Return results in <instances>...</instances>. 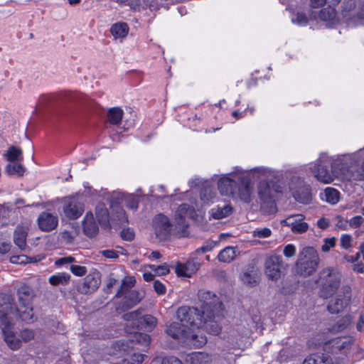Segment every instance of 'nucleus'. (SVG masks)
Segmentation results:
<instances>
[{"mask_svg":"<svg viewBox=\"0 0 364 364\" xmlns=\"http://www.w3.org/2000/svg\"><path fill=\"white\" fill-rule=\"evenodd\" d=\"M196 218L197 213L195 208L183 203L179 205L176 211L173 224H171L166 215L159 214L154 218L152 226L156 237L160 240H165L171 232L179 237L186 236L188 228L187 219Z\"/></svg>","mask_w":364,"mask_h":364,"instance_id":"1","label":"nucleus"},{"mask_svg":"<svg viewBox=\"0 0 364 364\" xmlns=\"http://www.w3.org/2000/svg\"><path fill=\"white\" fill-rule=\"evenodd\" d=\"M4 304H0V321L2 326L4 340L11 350H17L21 347L19 334H16L11 329L14 321L19 318L16 311H13L11 300L7 299Z\"/></svg>","mask_w":364,"mask_h":364,"instance_id":"2","label":"nucleus"},{"mask_svg":"<svg viewBox=\"0 0 364 364\" xmlns=\"http://www.w3.org/2000/svg\"><path fill=\"white\" fill-rule=\"evenodd\" d=\"M34 296L33 290L31 287L23 285L18 290L19 307L16 308L14 306L13 299L9 296L4 297L2 304L6 302L7 299L9 298L12 304L13 311L17 312L18 317L22 321L29 322L32 321L33 318V310L31 302Z\"/></svg>","mask_w":364,"mask_h":364,"instance_id":"3","label":"nucleus"},{"mask_svg":"<svg viewBox=\"0 0 364 364\" xmlns=\"http://www.w3.org/2000/svg\"><path fill=\"white\" fill-rule=\"evenodd\" d=\"M166 333L173 339L181 340L197 348H200L207 343L205 336L202 334L191 333L186 329L185 324L176 321L172 322L167 326Z\"/></svg>","mask_w":364,"mask_h":364,"instance_id":"4","label":"nucleus"},{"mask_svg":"<svg viewBox=\"0 0 364 364\" xmlns=\"http://www.w3.org/2000/svg\"><path fill=\"white\" fill-rule=\"evenodd\" d=\"M319 264V257L316 250L311 247L302 249L296 262L298 273L304 277H308L314 273Z\"/></svg>","mask_w":364,"mask_h":364,"instance_id":"5","label":"nucleus"},{"mask_svg":"<svg viewBox=\"0 0 364 364\" xmlns=\"http://www.w3.org/2000/svg\"><path fill=\"white\" fill-rule=\"evenodd\" d=\"M197 308L183 306L176 311V316L181 323L185 324L186 329L191 333H196L203 323V316Z\"/></svg>","mask_w":364,"mask_h":364,"instance_id":"6","label":"nucleus"},{"mask_svg":"<svg viewBox=\"0 0 364 364\" xmlns=\"http://www.w3.org/2000/svg\"><path fill=\"white\" fill-rule=\"evenodd\" d=\"M135 283L136 279L134 277H124L122 278L120 287L116 294V297H121L125 295L123 299L122 306L123 308L126 309L134 306L141 301L143 296L141 293L136 291H131V289L134 286Z\"/></svg>","mask_w":364,"mask_h":364,"instance_id":"7","label":"nucleus"},{"mask_svg":"<svg viewBox=\"0 0 364 364\" xmlns=\"http://www.w3.org/2000/svg\"><path fill=\"white\" fill-rule=\"evenodd\" d=\"M319 280L321 284V296L328 298L332 296L339 287L341 276L336 270L326 268L320 272Z\"/></svg>","mask_w":364,"mask_h":364,"instance_id":"8","label":"nucleus"},{"mask_svg":"<svg viewBox=\"0 0 364 364\" xmlns=\"http://www.w3.org/2000/svg\"><path fill=\"white\" fill-rule=\"evenodd\" d=\"M235 176L237 179V184L233 198H239L245 203H250L253 193L252 183L246 173L242 171H238Z\"/></svg>","mask_w":364,"mask_h":364,"instance_id":"9","label":"nucleus"},{"mask_svg":"<svg viewBox=\"0 0 364 364\" xmlns=\"http://www.w3.org/2000/svg\"><path fill=\"white\" fill-rule=\"evenodd\" d=\"M330 160L325 155H321L320 158L315 161L313 166L310 167L314 176L323 183H330L333 181L336 173L330 172L327 168V164Z\"/></svg>","mask_w":364,"mask_h":364,"instance_id":"10","label":"nucleus"},{"mask_svg":"<svg viewBox=\"0 0 364 364\" xmlns=\"http://www.w3.org/2000/svg\"><path fill=\"white\" fill-rule=\"evenodd\" d=\"M282 258L278 255H271L264 262V274L272 281L278 280L285 270Z\"/></svg>","mask_w":364,"mask_h":364,"instance_id":"11","label":"nucleus"},{"mask_svg":"<svg viewBox=\"0 0 364 364\" xmlns=\"http://www.w3.org/2000/svg\"><path fill=\"white\" fill-rule=\"evenodd\" d=\"M351 298V289L349 287H343L336 296L331 300L328 305V310L331 314H338L342 311L349 304Z\"/></svg>","mask_w":364,"mask_h":364,"instance_id":"12","label":"nucleus"},{"mask_svg":"<svg viewBox=\"0 0 364 364\" xmlns=\"http://www.w3.org/2000/svg\"><path fill=\"white\" fill-rule=\"evenodd\" d=\"M199 300L202 302V314L215 312L222 309V304L218 298L209 291L200 290L198 294Z\"/></svg>","mask_w":364,"mask_h":364,"instance_id":"13","label":"nucleus"},{"mask_svg":"<svg viewBox=\"0 0 364 364\" xmlns=\"http://www.w3.org/2000/svg\"><path fill=\"white\" fill-rule=\"evenodd\" d=\"M220 310L215 312H209L208 314H205L203 316V326L199 328L196 329V333L202 334L205 336L202 332V329L204 328L206 331L214 334L218 335L221 331V327L218 324V321L220 319V316L219 314Z\"/></svg>","mask_w":364,"mask_h":364,"instance_id":"14","label":"nucleus"},{"mask_svg":"<svg viewBox=\"0 0 364 364\" xmlns=\"http://www.w3.org/2000/svg\"><path fill=\"white\" fill-rule=\"evenodd\" d=\"M238 171L223 175L218 181V188L223 196L233 197L235 194V188L237 184V179L235 178Z\"/></svg>","mask_w":364,"mask_h":364,"instance_id":"15","label":"nucleus"},{"mask_svg":"<svg viewBox=\"0 0 364 364\" xmlns=\"http://www.w3.org/2000/svg\"><path fill=\"white\" fill-rule=\"evenodd\" d=\"M304 220V215L302 214L291 215L282 220L281 224L291 228L293 232L300 234L305 232L309 228L308 224Z\"/></svg>","mask_w":364,"mask_h":364,"instance_id":"16","label":"nucleus"},{"mask_svg":"<svg viewBox=\"0 0 364 364\" xmlns=\"http://www.w3.org/2000/svg\"><path fill=\"white\" fill-rule=\"evenodd\" d=\"M84 211L83 204L75 198H70L65 200L63 205V212L65 216L70 219L78 218Z\"/></svg>","mask_w":364,"mask_h":364,"instance_id":"17","label":"nucleus"},{"mask_svg":"<svg viewBox=\"0 0 364 364\" xmlns=\"http://www.w3.org/2000/svg\"><path fill=\"white\" fill-rule=\"evenodd\" d=\"M299 186L296 187L294 181L290 185V189L292 191L294 198L299 202L307 204L311 200V188L309 185L304 183L302 181L299 180Z\"/></svg>","mask_w":364,"mask_h":364,"instance_id":"18","label":"nucleus"},{"mask_svg":"<svg viewBox=\"0 0 364 364\" xmlns=\"http://www.w3.org/2000/svg\"><path fill=\"white\" fill-rule=\"evenodd\" d=\"M38 228L43 232H50L56 228L58 218L56 215L44 211L42 212L37 220Z\"/></svg>","mask_w":364,"mask_h":364,"instance_id":"19","label":"nucleus"},{"mask_svg":"<svg viewBox=\"0 0 364 364\" xmlns=\"http://www.w3.org/2000/svg\"><path fill=\"white\" fill-rule=\"evenodd\" d=\"M82 229L85 235L89 237H93L97 235L99 228L91 212L86 213L82 222Z\"/></svg>","mask_w":364,"mask_h":364,"instance_id":"20","label":"nucleus"},{"mask_svg":"<svg viewBox=\"0 0 364 364\" xmlns=\"http://www.w3.org/2000/svg\"><path fill=\"white\" fill-rule=\"evenodd\" d=\"M199 264L194 260H188L184 264H178L176 267V272L178 276L191 277L196 272Z\"/></svg>","mask_w":364,"mask_h":364,"instance_id":"21","label":"nucleus"},{"mask_svg":"<svg viewBox=\"0 0 364 364\" xmlns=\"http://www.w3.org/2000/svg\"><path fill=\"white\" fill-rule=\"evenodd\" d=\"M28 228L18 225L14 232V242L21 250H24L26 247V237Z\"/></svg>","mask_w":364,"mask_h":364,"instance_id":"22","label":"nucleus"},{"mask_svg":"<svg viewBox=\"0 0 364 364\" xmlns=\"http://www.w3.org/2000/svg\"><path fill=\"white\" fill-rule=\"evenodd\" d=\"M186 362L188 364H210L212 358L204 352H193L186 355Z\"/></svg>","mask_w":364,"mask_h":364,"instance_id":"23","label":"nucleus"},{"mask_svg":"<svg viewBox=\"0 0 364 364\" xmlns=\"http://www.w3.org/2000/svg\"><path fill=\"white\" fill-rule=\"evenodd\" d=\"M100 281L98 278L88 276L83 283L78 287V291L82 294H87L94 292L100 287Z\"/></svg>","mask_w":364,"mask_h":364,"instance_id":"24","label":"nucleus"},{"mask_svg":"<svg viewBox=\"0 0 364 364\" xmlns=\"http://www.w3.org/2000/svg\"><path fill=\"white\" fill-rule=\"evenodd\" d=\"M274 190L266 181H261L258 186V195L264 203H272L274 197Z\"/></svg>","mask_w":364,"mask_h":364,"instance_id":"25","label":"nucleus"},{"mask_svg":"<svg viewBox=\"0 0 364 364\" xmlns=\"http://www.w3.org/2000/svg\"><path fill=\"white\" fill-rule=\"evenodd\" d=\"M240 254L237 247L228 246L223 249L218 255V259L221 262L230 263Z\"/></svg>","mask_w":364,"mask_h":364,"instance_id":"26","label":"nucleus"},{"mask_svg":"<svg viewBox=\"0 0 364 364\" xmlns=\"http://www.w3.org/2000/svg\"><path fill=\"white\" fill-rule=\"evenodd\" d=\"M117 198L131 210H135L138 208L139 200L134 194L118 193Z\"/></svg>","mask_w":364,"mask_h":364,"instance_id":"27","label":"nucleus"},{"mask_svg":"<svg viewBox=\"0 0 364 364\" xmlns=\"http://www.w3.org/2000/svg\"><path fill=\"white\" fill-rule=\"evenodd\" d=\"M96 217L102 226L107 227L109 223V215L107 208L103 203H99L95 208Z\"/></svg>","mask_w":364,"mask_h":364,"instance_id":"28","label":"nucleus"},{"mask_svg":"<svg viewBox=\"0 0 364 364\" xmlns=\"http://www.w3.org/2000/svg\"><path fill=\"white\" fill-rule=\"evenodd\" d=\"M232 208L229 205H225L223 207L217 206L210 210V218L220 220L225 218L232 213Z\"/></svg>","mask_w":364,"mask_h":364,"instance_id":"29","label":"nucleus"},{"mask_svg":"<svg viewBox=\"0 0 364 364\" xmlns=\"http://www.w3.org/2000/svg\"><path fill=\"white\" fill-rule=\"evenodd\" d=\"M124 112L118 107L109 108L107 111V121L113 125H118L123 117Z\"/></svg>","mask_w":364,"mask_h":364,"instance_id":"30","label":"nucleus"},{"mask_svg":"<svg viewBox=\"0 0 364 364\" xmlns=\"http://www.w3.org/2000/svg\"><path fill=\"white\" fill-rule=\"evenodd\" d=\"M343 178L348 181L364 180V171L355 166H351L346 171L343 172Z\"/></svg>","mask_w":364,"mask_h":364,"instance_id":"31","label":"nucleus"},{"mask_svg":"<svg viewBox=\"0 0 364 364\" xmlns=\"http://www.w3.org/2000/svg\"><path fill=\"white\" fill-rule=\"evenodd\" d=\"M129 28L125 23H117L111 27V33L115 38H123L128 34Z\"/></svg>","mask_w":364,"mask_h":364,"instance_id":"32","label":"nucleus"},{"mask_svg":"<svg viewBox=\"0 0 364 364\" xmlns=\"http://www.w3.org/2000/svg\"><path fill=\"white\" fill-rule=\"evenodd\" d=\"M4 157L11 162L21 161L23 160L22 150L16 146H11L4 154Z\"/></svg>","mask_w":364,"mask_h":364,"instance_id":"33","label":"nucleus"},{"mask_svg":"<svg viewBox=\"0 0 364 364\" xmlns=\"http://www.w3.org/2000/svg\"><path fill=\"white\" fill-rule=\"evenodd\" d=\"M70 276L68 273L60 272L49 277V282L53 286L65 285L70 281Z\"/></svg>","mask_w":364,"mask_h":364,"instance_id":"34","label":"nucleus"},{"mask_svg":"<svg viewBox=\"0 0 364 364\" xmlns=\"http://www.w3.org/2000/svg\"><path fill=\"white\" fill-rule=\"evenodd\" d=\"M124 276L122 269H114L108 276L107 280V291H110L111 288L114 286L119 280Z\"/></svg>","mask_w":364,"mask_h":364,"instance_id":"35","label":"nucleus"},{"mask_svg":"<svg viewBox=\"0 0 364 364\" xmlns=\"http://www.w3.org/2000/svg\"><path fill=\"white\" fill-rule=\"evenodd\" d=\"M5 171L9 175L22 176L25 172V168L20 164L11 163L6 166Z\"/></svg>","mask_w":364,"mask_h":364,"instance_id":"36","label":"nucleus"},{"mask_svg":"<svg viewBox=\"0 0 364 364\" xmlns=\"http://www.w3.org/2000/svg\"><path fill=\"white\" fill-rule=\"evenodd\" d=\"M216 193L213 187H204L200 191V199L204 203L213 202Z\"/></svg>","mask_w":364,"mask_h":364,"instance_id":"37","label":"nucleus"},{"mask_svg":"<svg viewBox=\"0 0 364 364\" xmlns=\"http://www.w3.org/2000/svg\"><path fill=\"white\" fill-rule=\"evenodd\" d=\"M325 196L328 203L336 204L339 200L340 193L336 189L328 187L325 189Z\"/></svg>","mask_w":364,"mask_h":364,"instance_id":"38","label":"nucleus"},{"mask_svg":"<svg viewBox=\"0 0 364 364\" xmlns=\"http://www.w3.org/2000/svg\"><path fill=\"white\" fill-rule=\"evenodd\" d=\"M241 280L244 284L255 286L258 282V277L254 271L245 272L241 275Z\"/></svg>","mask_w":364,"mask_h":364,"instance_id":"39","label":"nucleus"},{"mask_svg":"<svg viewBox=\"0 0 364 364\" xmlns=\"http://www.w3.org/2000/svg\"><path fill=\"white\" fill-rule=\"evenodd\" d=\"M272 233L269 228H257L252 232V236L255 239L262 240L269 237Z\"/></svg>","mask_w":364,"mask_h":364,"instance_id":"40","label":"nucleus"},{"mask_svg":"<svg viewBox=\"0 0 364 364\" xmlns=\"http://www.w3.org/2000/svg\"><path fill=\"white\" fill-rule=\"evenodd\" d=\"M336 16V10L333 7L328 6L322 9L318 14L319 18L322 21L333 20Z\"/></svg>","mask_w":364,"mask_h":364,"instance_id":"41","label":"nucleus"},{"mask_svg":"<svg viewBox=\"0 0 364 364\" xmlns=\"http://www.w3.org/2000/svg\"><path fill=\"white\" fill-rule=\"evenodd\" d=\"M218 244V241L207 240L203 242V245L196 250L198 254L205 253L211 251Z\"/></svg>","mask_w":364,"mask_h":364,"instance_id":"42","label":"nucleus"},{"mask_svg":"<svg viewBox=\"0 0 364 364\" xmlns=\"http://www.w3.org/2000/svg\"><path fill=\"white\" fill-rule=\"evenodd\" d=\"M334 349L341 350L347 348L350 345V342L345 338H336L331 341Z\"/></svg>","mask_w":364,"mask_h":364,"instance_id":"43","label":"nucleus"},{"mask_svg":"<svg viewBox=\"0 0 364 364\" xmlns=\"http://www.w3.org/2000/svg\"><path fill=\"white\" fill-rule=\"evenodd\" d=\"M141 323L144 325V327L148 330L153 329L157 323V320L155 317L151 315H145L141 318Z\"/></svg>","mask_w":364,"mask_h":364,"instance_id":"44","label":"nucleus"},{"mask_svg":"<svg viewBox=\"0 0 364 364\" xmlns=\"http://www.w3.org/2000/svg\"><path fill=\"white\" fill-rule=\"evenodd\" d=\"M325 359L318 354H312L307 357L303 364H324Z\"/></svg>","mask_w":364,"mask_h":364,"instance_id":"45","label":"nucleus"},{"mask_svg":"<svg viewBox=\"0 0 364 364\" xmlns=\"http://www.w3.org/2000/svg\"><path fill=\"white\" fill-rule=\"evenodd\" d=\"M335 225L337 228L341 230H346L349 229L348 220L343 218L341 215H337L335 218Z\"/></svg>","mask_w":364,"mask_h":364,"instance_id":"46","label":"nucleus"},{"mask_svg":"<svg viewBox=\"0 0 364 364\" xmlns=\"http://www.w3.org/2000/svg\"><path fill=\"white\" fill-rule=\"evenodd\" d=\"M19 337L21 342H28L34 338V332L31 329L25 328L19 332Z\"/></svg>","mask_w":364,"mask_h":364,"instance_id":"47","label":"nucleus"},{"mask_svg":"<svg viewBox=\"0 0 364 364\" xmlns=\"http://www.w3.org/2000/svg\"><path fill=\"white\" fill-rule=\"evenodd\" d=\"M151 269L155 272L157 275H166L169 272L168 266L166 264H164L162 265H154L152 264L150 266Z\"/></svg>","mask_w":364,"mask_h":364,"instance_id":"48","label":"nucleus"},{"mask_svg":"<svg viewBox=\"0 0 364 364\" xmlns=\"http://www.w3.org/2000/svg\"><path fill=\"white\" fill-rule=\"evenodd\" d=\"M341 246L348 250L352 247V237L348 234L342 235L340 239Z\"/></svg>","mask_w":364,"mask_h":364,"instance_id":"49","label":"nucleus"},{"mask_svg":"<svg viewBox=\"0 0 364 364\" xmlns=\"http://www.w3.org/2000/svg\"><path fill=\"white\" fill-rule=\"evenodd\" d=\"M336 241V240L333 237L330 238H325L323 240V244L321 246V250L324 252H328L331 248L335 246Z\"/></svg>","mask_w":364,"mask_h":364,"instance_id":"50","label":"nucleus"},{"mask_svg":"<svg viewBox=\"0 0 364 364\" xmlns=\"http://www.w3.org/2000/svg\"><path fill=\"white\" fill-rule=\"evenodd\" d=\"M364 222V218L361 215H356L348 220L349 228H359Z\"/></svg>","mask_w":364,"mask_h":364,"instance_id":"51","label":"nucleus"},{"mask_svg":"<svg viewBox=\"0 0 364 364\" xmlns=\"http://www.w3.org/2000/svg\"><path fill=\"white\" fill-rule=\"evenodd\" d=\"M70 269L73 274L79 277L85 275L87 272L86 267L80 265H71Z\"/></svg>","mask_w":364,"mask_h":364,"instance_id":"52","label":"nucleus"},{"mask_svg":"<svg viewBox=\"0 0 364 364\" xmlns=\"http://www.w3.org/2000/svg\"><path fill=\"white\" fill-rule=\"evenodd\" d=\"M296 248L293 244H288L286 245L283 250V254L286 257H292L295 255Z\"/></svg>","mask_w":364,"mask_h":364,"instance_id":"53","label":"nucleus"},{"mask_svg":"<svg viewBox=\"0 0 364 364\" xmlns=\"http://www.w3.org/2000/svg\"><path fill=\"white\" fill-rule=\"evenodd\" d=\"M292 22L299 26L306 25L307 23V17L304 13H297L295 18H292Z\"/></svg>","mask_w":364,"mask_h":364,"instance_id":"54","label":"nucleus"},{"mask_svg":"<svg viewBox=\"0 0 364 364\" xmlns=\"http://www.w3.org/2000/svg\"><path fill=\"white\" fill-rule=\"evenodd\" d=\"M350 322L351 317L350 316L344 317L342 320L338 322L337 331H343L350 323Z\"/></svg>","mask_w":364,"mask_h":364,"instance_id":"55","label":"nucleus"},{"mask_svg":"<svg viewBox=\"0 0 364 364\" xmlns=\"http://www.w3.org/2000/svg\"><path fill=\"white\" fill-rule=\"evenodd\" d=\"M121 237L124 240L132 241L134 239V234L133 230L129 228L124 229L121 232Z\"/></svg>","mask_w":364,"mask_h":364,"instance_id":"56","label":"nucleus"},{"mask_svg":"<svg viewBox=\"0 0 364 364\" xmlns=\"http://www.w3.org/2000/svg\"><path fill=\"white\" fill-rule=\"evenodd\" d=\"M100 253L105 257L108 259H115L118 258V253L113 250H105L100 252Z\"/></svg>","mask_w":364,"mask_h":364,"instance_id":"57","label":"nucleus"},{"mask_svg":"<svg viewBox=\"0 0 364 364\" xmlns=\"http://www.w3.org/2000/svg\"><path fill=\"white\" fill-rule=\"evenodd\" d=\"M154 288L158 294H164L166 292L165 286L159 280L154 281Z\"/></svg>","mask_w":364,"mask_h":364,"instance_id":"58","label":"nucleus"},{"mask_svg":"<svg viewBox=\"0 0 364 364\" xmlns=\"http://www.w3.org/2000/svg\"><path fill=\"white\" fill-rule=\"evenodd\" d=\"M161 364H182V363L174 356H168L163 359Z\"/></svg>","mask_w":364,"mask_h":364,"instance_id":"59","label":"nucleus"},{"mask_svg":"<svg viewBox=\"0 0 364 364\" xmlns=\"http://www.w3.org/2000/svg\"><path fill=\"white\" fill-rule=\"evenodd\" d=\"M27 258L23 255L13 256L11 257L10 261L14 264H26Z\"/></svg>","mask_w":364,"mask_h":364,"instance_id":"60","label":"nucleus"},{"mask_svg":"<svg viewBox=\"0 0 364 364\" xmlns=\"http://www.w3.org/2000/svg\"><path fill=\"white\" fill-rule=\"evenodd\" d=\"M139 312L137 311H134L130 313L125 314L123 316V318L125 321H135L139 317Z\"/></svg>","mask_w":364,"mask_h":364,"instance_id":"61","label":"nucleus"},{"mask_svg":"<svg viewBox=\"0 0 364 364\" xmlns=\"http://www.w3.org/2000/svg\"><path fill=\"white\" fill-rule=\"evenodd\" d=\"M74 261H75V258L73 257H62V258L58 259L55 262V264H58V265H62V264H64L72 263Z\"/></svg>","mask_w":364,"mask_h":364,"instance_id":"62","label":"nucleus"},{"mask_svg":"<svg viewBox=\"0 0 364 364\" xmlns=\"http://www.w3.org/2000/svg\"><path fill=\"white\" fill-rule=\"evenodd\" d=\"M11 245L8 242L0 241V253L5 254L10 250Z\"/></svg>","mask_w":364,"mask_h":364,"instance_id":"63","label":"nucleus"},{"mask_svg":"<svg viewBox=\"0 0 364 364\" xmlns=\"http://www.w3.org/2000/svg\"><path fill=\"white\" fill-rule=\"evenodd\" d=\"M62 237L66 242H72L74 240V237L72 233L68 230H65L62 232Z\"/></svg>","mask_w":364,"mask_h":364,"instance_id":"64","label":"nucleus"}]
</instances>
